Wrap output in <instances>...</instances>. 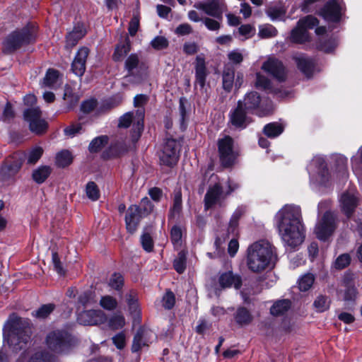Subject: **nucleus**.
<instances>
[{
    "mask_svg": "<svg viewBox=\"0 0 362 362\" xmlns=\"http://www.w3.org/2000/svg\"><path fill=\"white\" fill-rule=\"evenodd\" d=\"M279 235L285 245L295 248L305 238L300 208L295 205H285L275 216Z\"/></svg>",
    "mask_w": 362,
    "mask_h": 362,
    "instance_id": "1",
    "label": "nucleus"
},
{
    "mask_svg": "<svg viewBox=\"0 0 362 362\" xmlns=\"http://www.w3.org/2000/svg\"><path fill=\"white\" fill-rule=\"evenodd\" d=\"M276 261L275 247L268 241L259 240L251 245L247 250L248 269L259 273Z\"/></svg>",
    "mask_w": 362,
    "mask_h": 362,
    "instance_id": "2",
    "label": "nucleus"
},
{
    "mask_svg": "<svg viewBox=\"0 0 362 362\" xmlns=\"http://www.w3.org/2000/svg\"><path fill=\"white\" fill-rule=\"evenodd\" d=\"M31 329L26 320L11 315L4 327V339L13 351L22 349L30 338Z\"/></svg>",
    "mask_w": 362,
    "mask_h": 362,
    "instance_id": "3",
    "label": "nucleus"
},
{
    "mask_svg": "<svg viewBox=\"0 0 362 362\" xmlns=\"http://www.w3.org/2000/svg\"><path fill=\"white\" fill-rule=\"evenodd\" d=\"M124 69L128 74L124 77V83L127 84H139L146 76V67L137 54H131L126 59Z\"/></svg>",
    "mask_w": 362,
    "mask_h": 362,
    "instance_id": "4",
    "label": "nucleus"
},
{
    "mask_svg": "<svg viewBox=\"0 0 362 362\" xmlns=\"http://www.w3.org/2000/svg\"><path fill=\"white\" fill-rule=\"evenodd\" d=\"M36 28L33 25H28L21 30L11 33L5 40L4 45L6 52H11L23 45L35 41Z\"/></svg>",
    "mask_w": 362,
    "mask_h": 362,
    "instance_id": "5",
    "label": "nucleus"
},
{
    "mask_svg": "<svg viewBox=\"0 0 362 362\" xmlns=\"http://www.w3.org/2000/svg\"><path fill=\"white\" fill-rule=\"evenodd\" d=\"M243 107L248 112L255 111L259 117H264L271 114L273 111V105L271 101L262 100L259 95L257 92H250L247 93L243 100H242Z\"/></svg>",
    "mask_w": 362,
    "mask_h": 362,
    "instance_id": "6",
    "label": "nucleus"
},
{
    "mask_svg": "<svg viewBox=\"0 0 362 362\" xmlns=\"http://www.w3.org/2000/svg\"><path fill=\"white\" fill-rule=\"evenodd\" d=\"M228 190L223 192L222 187L219 183H216L210 187L207 190L204 197V206L206 209H209L216 204H222V202L226 197L231 194L233 191L239 188V185L231 181L228 182Z\"/></svg>",
    "mask_w": 362,
    "mask_h": 362,
    "instance_id": "7",
    "label": "nucleus"
},
{
    "mask_svg": "<svg viewBox=\"0 0 362 362\" xmlns=\"http://www.w3.org/2000/svg\"><path fill=\"white\" fill-rule=\"evenodd\" d=\"M47 344L55 354L66 353L72 346V338L66 332L55 331L47 336Z\"/></svg>",
    "mask_w": 362,
    "mask_h": 362,
    "instance_id": "8",
    "label": "nucleus"
},
{
    "mask_svg": "<svg viewBox=\"0 0 362 362\" xmlns=\"http://www.w3.org/2000/svg\"><path fill=\"white\" fill-rule=\"evenodd\" d=\"M337 224V217L334 214L327 211L315 226V233L316 237L319 240H326L334 232Z\"/></svg>",
    "mask_w": 362,
    "mask_h": 362,
    "instance_id": "9",
    "label": "nucleus"
},
{
    "mask_svg": "<svg viewBox=\"0 0 362 362\" xmlns=\"http://www.w3.org/2000/svg\"><path fill=\"white\" fill-rule=\"evenodd\" d=\"M41 114L39 107L28 108L23 113L25 120L29 123L30 130L37 135L45 134L48 128L47 122L41 118Z\"/></svg>",
    "mask_w": 362,
    "mask_h": 362,
    "instance_id": "10",
    "label": "nucleus"
},
{
    "mask_svg": "<svg viewBox=\"0 0 362 362\" xmlns=\"http://www.w3.org/2000/svg\"><path fill=\"white\" fill-rule=\"evenodd\" d=\"M218 148L221 164L224 167L231 166L235 162L238 153L233 150V140L229 136L218 139Z\"/></svg>",
    "mask_w": 362,
    "mask_h": 362,
    "instance_id": "11",
    "label": "nucleus"
},
{
    "mask_svg": "<svg viewBox=\"0 0 362 362\" xmlns=\"http://www.w3.org/2000/svg\"><path fill=\"white\" fill-rule=\"evenodd\" d=\"M194 7L205 14L223 20V13L227 10L223 0H206L194 4Z\"/></svg>",
    "mask_w": 362,
    "mask_h": 362,
    "instance_id": "12",
    "label": "nucleus"
},
{
    "mask_svg": "<svg viewBox=\"0 0 362 362\" xmlns=\"http://www.w3.org/2000/svg\"><path fill=\"white\" fill-rule=\"evenodd\" d=\"M180 144L173 139H168L160 156V162L166 165H175L179 158Z\"/></svg>",
    "mask_w": 362,
    "mask_h": 362,
    "instance_id": "13",
    "label": "nucleus"
},
{
    "mask_svg": "<svg viewBox=\"0 0 362 362\" xmlns=\"http://www.w3.org/2000/svg\"><path fill=\"white\" fill-rule=\"evenodd\" d=\"M262 69L279 81L286 78V71L282 62L274 57H269L262 65Z\"/></svg>",
    "mask_w": 362,
    "mask_h": 362,
    "instance_id": "14",
    "label": "nucleus"
},
{
    "mask_svg": "<svg viewBox=\"0 0 362 362\" xmlns=\"http://www.w3.org/2000/svg\"><path fill=\"white\" fill-rule=\"evenodd\" d=\"M78 322L83 325H97L106 320V315L100 310H89L81 312L77 317Z\"/></svg>",
    "mask_w": 362,
    "mask_h": 362,
    "instance_id": "15",
    "label": "nucleus"
},
{
    "mask_svg": "<svg viewBox=\"0 0 362 362\" xmlns=\"http://www.w3.org/2000/svg\"><path fill=\"white\" fill-rule=\"evenodd\" d=\"M341 0H330L320 11V15L325 20L337 22L340 19L342 9Z\"/></svg>",
    "mask_w": 362,
    "mask_h": 362,
    "instance_id": "16",
    "label": "nucleus"
},
{
    "mask_svg": "<svg viewBox=\"0 0 362 362\" xmlns=\"http://www.w3.org/2000/svg\"><path fill=\"white\" fill-rule=\"evenodd\" d=\"M248 113L243 107L242 100H239L236 108L230 113V121L236 127L245 128L251 122L250 118L247 116Z\"/></svg>",
    "mask_w": 362,
    "mask_h": 362,
    "instance_id": "17",
    "label": "nucleus"
},
{
    "mask_svg": "<svg viewBox=\"0 0 362 362\" xmlns=\"http://www.w3.org/2000/svg\"><path fill=\"white\" fill-rule=\"evenodd\" d=\"M142 218L141 210L137 205H131L126 211L124 221L126 228L130 233H134L138 228Z\"/></svg>",
    "mask_w": 362,
    "mask_h": 362,
    "instance_id": "18",
    "label": "nucleus"
},
{
    "mask_svg": "<svg viewBox=\"0 0 362 362\" xmlns=\"http://www.w3.org/2000/svg\"><path fill=\"white\" fill-rule=\"evenodd\" d=\"M89 54V49L87 47H81L71 64V70L74 74L78 76H82L86 71V63Z\"/></svg>",
    "mask_w": 362,
    "mask_h": 362,
    "instance_id": "19",
    "label": "nucleus"
},
{
    "mask_svg": "<svg viewBox=\"0 0 362 362\" xmlns=\"http://www.w3.org/2000/svg\"><path fill=\"white\" fill-rule=\"evenodd\" d=\"M194 64L195 70V84L199 85L201 88H204L209 74L204 56L202 54L197 56Z\"/></svg>",
    "mask_w": 362,
    "mask_h": 362,
    "instance_id": "20",
    "label": "nucleus"
},
{
    "mask_svg": "<svg viewBox=\"0 0 362 362\" xmlns=\"http://www.w3.org/2000/svg\"><path fill=\"white\" fill-rule=\"evenodd\" d=\"M357 204L358 200L356 196L349 193L342 194L340 199V206L341 211L347 218L351 217Z\"/></svg>",
    "mask_w": 362,
    "mask_h": 362,
    "instance_id": "21",
    "label": "nucleus"
},
{
    "mask_svg": "<svg viewBox=\"0 0 362 362\" xmlns=\"http://www.w3.org/2000/svg\"><path fill=\"white\" fill-rule=\"evenodd\" d=\"M311 166L318 168L317 172V176L315 177V182L320 185H325L329 177V173L325 160L320 157L315 158L312 160Z\"/></svg>",
    "mask_w": 362,
    "mask_h": 362,
    "instance_id": "22",
    "label": "nucleus"
},
{
    "mask_svg": "<svg viewBox=\"0 0 362 362\" xmlns=\"http://www.w3.org/2000/svg\"><path fill=\"white\" fill-rule=\"evenodd\" d=\"M218 282L223 288L234 286L238 289L242 284L240 277L235 275L232 272H226L221 274L219 276Z\"/></svg>",
    "mask_w": 362,
    "mask_h": 362,
    "instance_id": "23",
    "label": "nucleus"
},
{
    "mask_svg": "<svg viewBox=\"0 0 362 362\" xmlns=\"http://www.w3.org/2000/svg\"><path fill=\"white\" fill-rule=\"evenodd\" d=\"M298 68L307 76H310L313 71L314 62L313 59L306 57L303 54H296L293 56Z\"/></svg>",
    "mask_w": 362,
    "mask_h": 362,
    "instance_id": "24",
    "label": "nucleus"
},
{
    "mask_svg": "<svg viewBox=\"0 0 362 362\" xmlns=\"http://www.w3.org/2000/svg\"><path fill=\"white\" fill-rule=\"evenodd\" d=\"M298 68L307 76H310L313 71L314 62L313 59L306 57L303 54H296L293 56Z\"/></svg>",
    "mask_w": 362,
    "mask_h": 362,
    "instance_id": "25",
    "label": "nucleus"
},
{
    "mask_svg": "<svg viewBox=\"0 0 362 362\" xmlns=\"http://www.w3.org/2000/svg\"><path fill=\"white\" fill-rule=\"evenodd\" d=\"M85 34L86 30L82 25L76 26L74 30L66 35V48L71 49L74 47Z\"/></svg>",
    "mask_w": 362,
    "mask_h": 362,
    "instance_id": "26",
    "label": "nucleus"
},
{
    "mask_svg": "<svg viewBox=\"0 0 362 362\" xmlns=\"http://www.w3.org/2000/svg\"><path fill=\"white\" fill-rule=\"evenodd\" d=\"M126 301L129 307L130 314L135 319H139L141 316V309L136 292L131 291L127 293Z\"/></svg>",
    "mask_w": 362,
    "mask_h": 362,
    "instance_id": "27",
    "label": "nucleus"
},
{
    "mask_svg": "<svg viewBox=\"0 0 362 362\" xmlns=\"http://www.w3.org/2000/svg\"><path fill=\"white\" fill-rule=\"evenodd\" d=\"M284 130V127L279 122H271L264 127V134L269 138L274 139L279 136Z\"/></svg>",
    "mask_w": 362,
    "mask_h": 362,
    "instance_id": "28",
    "label": "nucleus"
},
{
    "mask_svg": "<svg viewBox=\"0 0 362 362\" xmlns=\"http://www.w3.org/2000/svg\"><path fill=\"white\" fill-rule=\"evenodd\" d=\"M352 169L358 180L362 182V145L358 149L356 156L351 159Z\"/></svg>",
    "mask_w": 362,
    "mask_h": 362,
    "instance_id": "29",
    "label": "nucleus"
},
{
    "mask_svg": "<svg viewBox=\"0 0 362 362\" xmlns=\"http://www.w3.org/2000/svg\"><path fill=\"white\" fill-rule=\"evenodd\" d=\"M130 40L126 37L125 40L122 44L118 45L112 55V59L115 62L121 61L123 57L130 51Z\"/></svg>",
    "mask_w": 362,
    "mask_h": 362,
    "instance_id": "30",
    "label": "nucleus"
},
{
    "mask_svg": "<svg viewBox=\"0 0 362 362\" xmlns=\"http://www.w3.org/2000/svg\"><path fill=\"white\" fill-rule=\"evenodd\" d=\"M136 120L134 122V134L132 135V141L136 142L139 138L141 133L143 130L144 127V110H138L136 111Z\"/></svg>",
    "mask_w": 362,
    "mask_h": 362,
    "instance_id": "31",
    "label": "nucleus"
},
{
    "mask_svg": "<svg viewBox=\"0 0 362 362\" xmlns=\"http://www.w3.org/2000/svg\"><path fill=\"white\" fill-rule=\"evenodd\" d=\"M291 308L289 300H281L276 301L271 308L270 313L272 315L278 316L284 315Z\"/></svg>",
    "mask_w": 362,
    "mask_h": 362,
    "instance_id": "32",
    "label": "nucleus"
},
{
    "mask_svg": "<svg viewBox=\"0 0 362 362\" xmlns=\"http://www.w3.org/2000/svg\"><path fill=\"white\" fill-rule=\"evenodd\" d=\"M291 40L296 43H303L308 40V34L307 30L303 29L301 26H297L293 28L291 34Z\"/></svg>",
    "mask_w": 362,
    "mask_h": 362,
    "instance_id": "33",
    "label": "nucleus"
},
{
    "mask_svg": "<svg viewBox=\"0 0 362 362\" xmlns=\"http://www.w3.org/2000/svg\"><path fill=\"white\" fill-rule=\"evenodd\" d=\"M236 322L240 325H246L252 320V316L245 308H239L235 315Z\"/></svg>",
    "mask_w": 362,
    "mask_h": 362,
    "instance_id": "34",
    "label": "nucleus"
},
{
    "mask_svg": "<svg viewBox=\"0 0 362 362\" xmlns=\"http://www.w3.org/2000/svg\"><path fill=\"white\" fill-rule=\"evenodd\" d=\"M147 332L144 329H139L135 334L132 346V350L134 352L139 351L143 346L147 345V342L144 340V337L147 335Z\"/></svg>",
    "mask_w": 362,
    "mask_h": 362,
    "instance_id": "35",
    "label": "nucleus"
},
{
    "mask_svg": "<svg viewBox=\"0 0 362 362\" xmlns=\"http://www.w3.org/2000/svg\"><path fill=\"white\" fill-rule=\"evenodd\" d=\"M51 173V169L48 166H40L35 170L33 173V180L38 184H41L45 181Z\"/></svg>",
    "mask_w": 362,
    "mask_h": 362,
    "instance_id": "36",
    "label": "nucleus"
},
{
    "mask_svg": "<svg viewBox=\"0 0 362 362\" xmlns=\"http://www.w3.org/2000/svg\"><path fill=\"white\" fill-rule=\"evenodd\" d=\"M59 78V71L53 69H49L43 78L42 86L54 87Z\"/></svg>",
    "mask_w": 362,
    "mask_h": 362,
    "instance_id": "37",
    "label": "nucleus"
},
{
    "mask_svg": "<svg viewBox=\"0 0 362 362\" xmlns=\"http://www.w3.org/2000/svg\"><path fill=\"white\" fill-rule=\"evenodd\" d=\"M107 141L108 137L107 136H98L91 141L88 146V150L91 153L98 152L107 144Z\"/></svg>",
    "mask_w": 362,
    "mask_h": 362,
    "instance_id": "38",
    "label": "nucleus"
},
{
    "mask_svg": "<svg viewBox=\"0 0 362 362\" xmlns=\"http://www.w3.org/2000/svg\"><path fill=\"white\" fill-rule=\"evenodd\" d=\"M72 162V156L71 153L67 151H62L56 156V164L59 167H66L71 164Z\"/></svg>",
    "mask_w": 362,
    "mask_h": 362,
    "instance_id": "39",
    "label": "nucleus"
},
{
    "mask_svg": "<svg viewBox=\"0 0 362 362\" xmlns=\"http://www.w3.org/2000/svg\"><path fill=\"white\" fill-rule=\"evenodd\" d=\"M43 153V148L41 146H35L32 147L27 153V162L29 164H35L41 158Z\"/></svg>",
    "mask_w": 362,
    "mask_h": 362,
    "instance_id": "40",
    "label": "nucleus"
},
{
    "mask_svg": "<svg viewBox=\"0 0 362 362\" xmlns=\"http://www.w3.org/2000/svg\"><path fill=\"white\" fill-rule=\"evenodd\" d=\"M182 230L178 226H174L170 230V240L174 247L179 249L182 245Z\"/></svg>",
    "mask_w": 362,
    "mask_h": 362,
    "instance_id": "41",
    "label": "nucleus"
},
{
    "mask_svg": "<svg viewBox=\"0 0 362 362\" xmlns=\"http://www.w3.org/2000/svg\"><path fill=\"white\" fill-rule=\"evenodd\" d=\"M315 281V276L310 273L304 274L298 280V286L300 291H306L313 286Z\"/></svg>",
    "mask_w": 362,
    "mask_h": 362,
    "instance_id": "42",
    "label": "nucleus"
},
{
    "mask_svg": "<svg viewBox=\"0 0 362 362\" xmlns=\"http://www.w3.org/2000/svg\"><path fill=\"white\" fill-rule=\"evenodd\" d=\"M298 26H301L303 29H313L315 26L317 25L319 21L317 18L312 15H308L304 18H300L298 21Z\"/></svg>",
    "mask_w": 362,
    "mask_h": 362,
    "instance_id": "43",
    "label": "nucleus"
},
{
    "mask_svg": "<svg viewBox=\"0 0 362 362\" xmlns=\"http://www.w3.org/2000/svg\"><path fill=\"white\" fill-rule=\"evenodd\" d=\"M235 72L233 69L225 70L223 74V88L230 91L234 82Z\"/></svg>",
    "mask_w": 362,
    "mask_h": 362,
    "instance_id": "44",
    "label": "nucleus"
},
{
    "mask_svg": "<svg viewBox=\"0 0 362 362\" xmlns=\"http://www.w3.org/2000/svg\"><path fill=\"white\" fill-rule=\"evenodd\" d=\"M86 196L90 200L95 202L100 197V191L97 185L94 182H88L86 187Z\"/></svg>",
    "mask_w": 362,
    "mask_h": 362,
    "instance_id": "45",
    "label": "nucleus"
},
{
    "mask_svg": "<svg viewBox=\"0 0 362 362\" xmlns=\"http://www.w3.org/2000/svg\"><path fill=\"white\" fill-rule=\"evenodd\" d=\"M222 20L217 18H211L209 17H204L202 18V23L206 28L211 31L218 32L221 27Z\"/></svg>",
    "mask_w": 362,
    "mask_h": 362,
    "instance_id": "46",
    "label": "nucleus"
},
{
    "mask_svg": "<svg viewBox=\"0 0 362 362\" xmlns=\"http://www.w3.org/2000/svg\"><path fill=\"white\" fill-rule=\"evenodd\" d=\"M108 325L114 330L122 329L125 325V319L122 315L115 314L110 318Z\"/></svg>",
    "mask_w": 362,
    "mask_h": 362,
    "instance_id": "47",
    "label": "nucleus"
},
{
    "mask_svg": "<svg viewBox=\"0 0 362 362\" xmlns=\"http://www.w3.org/2000/svg\"><path fill=\"white\" fill-rule=\"evenodd\" d=\"M173 267L179 274L183 273L185 270L186 255L183 251L178 253L177 257L174 260Z\"/></svg>",
    "mask_w": 362,
    "mask_h": 362,
    "instance_id": "48",
    "label": "nucleus"
},
{
    "mask_svg": "<svg viewBox=\"0 0 362 362\" xmlns=\"http://www.w3.org/2000/svg\"><path fill=\"white\" fill-rule=\"evenodd\" d=\"M276 29L272 25H264L259 28V36L261 38H269L276 36Z\"/></svg>",
    "mask_w": 362,
    "mask_h": 362,
    "instance_id": "49",
    "label": "nucleus"
},
{
    "mask_svg": "<svg viewBox=\"0 0 362 362\" xmlns=\"http://www.w3.org/2000/svg\"><path fill=\"white\" fill-rule=\"evenodd\" d=\"M330 300L328 297L319 296L314 301V306L318 312H324L329 308Z\"/></svg>",
    "mask_w": 362,
    "mask_h": 362,
    "instance_id": "50",
    "label": "nucleus"
},
{
    "mask_svg": "<svg viewBox=\"0 0 362 362\" xmlns=\"http://www.w3.org/2000/svg\"><path fill=\"white\" fill-rule=\"evenodd\" d=\"M100 305L105 310H112L117 308V301L115 298L110 296H105L101 298Z\"/></svg>",
    "mask_w": 362,
    "mask_h": 362,
    "instance_id": "51",
    "label": "nucleus"
},
{
    "mask_svg": "<svg viewBox=\"0 0 362 362\" xmlns=\"http://www.w3.org/2000/svg\"><path fill=\"white\" fill-rule=\"evenodd\" d=\"M182 209V194L180 191H177L175 192L174 200H173V206L170 209V216H174L176 214H178Z\"/></svg>",
    "mask_w": 362,
    "mask_h": 362,
    "instance_id": "52",
    "label": "nucleus"
},
{
    "mask_svg": "<svg viewBox=\"0 0 362 362\" xmlns=\"http://www.w3.org/2000/svg\"><path fill=\"white\" fill-rule=\"evenodd\" d=\"M55 308V305L52 303L42 305L35 311V316L38 318H46Z\"/></svg>",
    "mask_w": 362,
    "mask_h": 362,
    "instance_id": "53",
    "label": "nucleus"
},
{
    "mask_svg": "<svg viewBox=\"0 0 362 362\" xmlns=\"http://www.w3.org/2000/svg\"><path fill=\"white\" fill-rule=\"evenodd\" d=\"M64 132L65 135L74 137L83 132V125L81 123H74L66 127Z\"/></svg>",
    "mask_w": 362,
    "mask_h": 362,
    "instance_id": "54",
    "label": "nucleus"
},
{
    "mask_svg": "<svg viewBox=\"0 0 362 362\" xmlns=\"http://www.w3.org/2000/svg\"><path fill=\"white\" fill-rule=\"evenodd\" d=\"M151 45L155 49L160 50L168 46V40L163 36H157L151 40Z\"/></svg>",
    "mask_w": 362,
    "mask_h": 362,
    "instance_id": "55",
    "label": "nucleus"
},
{
    "mask_svg": "<svg viewBox=\"0 0 362 362\" xmlns=\"http://www.w3.org/2000/svg\"><path fill=\"white\" fill-rule=\"evenodd\" d=\"M163 306L167 309L170 310L173 308L175 303V297L173 293L170 291H168L165 293V294L163 297Z\"/></svg>",
    "mask_w": 362,
    "mask_h": 362,
    "instance_id": "56",
    "label": "nucleus"
},
{
    "mask_svg": "<svg viewBox=\"0 0 362 362\" xmlns=\"http://www.w3.org/2000/svg\"><path fill=\"white\" fill-rule=\"evenodd\" d=\"M256 86L264 90H269L272 87L271 81L267 77L258 73L256 76Z\"/></svg>",
    "mask_w": 362,
    "mask_h": 362,
    "instance_id": "57",
    "label": "nucleus"
},
{
    "mask_svg": "<svg viewBox=\"0 0 362 362\" xmlns=\"http://www.w3.org/2000/svg\"><path fill=\"white\" fill-rule=\"evenodd\" d=\"M123 284L124 278L120 274L118 273L113 274L109 282V285L116 290L120 289L122 287Z\"/></svg>",
    "mask_w": 362,
    "mask_h": 362,
    "instance_id": "58",
    "label": "nucleus"
},
{
    "mask_svg": "<svg viewBox=\"0 0 362 362\" xmlns=\"http://www.w3.org/2000/svg\"><path fill=\"white\" fill-rule=\"evenodd\" d=\"M29 362H55V358L47 353H37L30 358Z\"/></svg>",
    "mask_w": 362,
    "mask_h": 362,
    "instance_id": "59",
    "label": "nucleus"
},
{
    "mask_svg": "<svg viewBox=\"0 0 362 362\" xmlns=\"http://www.w3.org/2000/svg\"><path fill=\"white\" fill-rule=\"evenodd\" d=\"M238 32L240 35L245 37V39H247L255 35V28L250 24L242 25L238 28Z\"/></svg>",
    "mask_w": 362,
    "mask_h": 362,
    "instance_id": "60",
    "label": "nucleus"
},
{
    "mask_svg": "<svg viewBox=\"0 0 362 362\" xmlns=\"http://www.w3.org/2000/svg\"><path fill=\"white\" fill-rule=\"evenodd\" d=\"M351 262L350 256L348 254L339 255L335 261L334 267L338 269H342L347 267Z\"/></svg>",
    "mask_w": 362,
    "mask_h": 362,
    "instance_id": "61",
    "label": "nucleus"
},
{
    "mask_svg": "<svg viewBox=\"0 0 362 362\" xmlns=\"http://www.w3.org/2000/svg\"><path fill=\"white\" fill-rule=\"evenodd\" d=\"M141 243L143 248L147 251L151 252L153 248V242L151 236L148 233H144L141 237Z\"/></svg>",
    "mask_w": 362,
    "mask_h": 362,
    "instance_id": "62",
    "label": "nucleus"
},
{
    "mask_svg": "<svg viewBox=\"0 0 362 362\" xmlns=\"http://www.w3.org/2000/svg\"><path fill=\"white\" fill-rule=\"evenodd\" d=\"M14 117L15 113L11 107V105L8 103L4 109L1 119L4 122H9L14 118Z\"/></svg>",
    "mask_w": 362,
    "mask_h": 362,
    "instance_id": "63",
    "label": "nucleus"
},
{
    "mask_svg": "<svg viewBox=\"0 0 362 362\" xmlns=\"http://www.w3.org/2000/svg\"><path fill=\"white\" fill-rule=\"evenodd\" d=\"M140 209L141 210V214L143 213L144 215H148L153 211V205L148 197H144L141 199Z\"/></svg>",
    "mask_w": 362,
    "mask_h": 362,
    "instance_id": "64",
    "label": "nucleus"
}]
</instances>
